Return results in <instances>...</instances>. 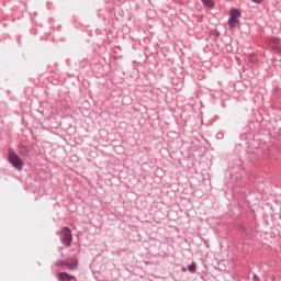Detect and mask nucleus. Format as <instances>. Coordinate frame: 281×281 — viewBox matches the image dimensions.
<instances>
[{
    "instance_id": "obj_5",
    "label": "nucleus",
    "mask_w": 281,
    "mask_h": 281,
    "mask_svg": "<svg viewBox=\"0 0 281 281\" xmlns=\"http://www.w3.org/2000/svg\"><path fill=\"white\" fill-rule=\"evenodd\" d=\"M57 279L59 281H72L76 280V277L68 274L67 272H59V274H57Z\"/></svg>"
},
{
    "instance_id": "obj_12",
    "label": "nucleus",
    "mask_w": 281,
    "mask_h": 281,
    "mask_svg": "<svg viewBox=\"0 0 281 281\" xmlns=\"http://www.w3.org/2000/svg\"><path fill=\"white\" fill-rule=\"evenodd\" d=\"M280 30H281V24H280Z\"/></svg>"
},
{
    "instance_id": "obj_11",
    "label": "nucleus",
    "mask_w": 281,
    "mask_h": 281,
    "mask_svg": "<svg viewBox=\"0 0 281 281\" xmlns=\"http://www.w3.org/2000/svg\"><path fill=\"white\" fill-rule=\"evenodd\" d=\"M254 281H259V277L257 274L254 276Z\"/></svg>"
},
{
    "instance_id": "obj_3",
    "label": "nucleus",
    "mask_w": 281,
    "mask_h": 281,
    "mask_svg": "<svg viewBox=\"0 0 281 281\" xmlns=\"http://www.w3.org/2000/svg\"><path fill=\"white\" fill-rule=\"evenodd\" d=\"M60 241H63L67 247H70V244L72 243V235L68 227H63L60 231Z\"/></svg>"
},
{
    "instance_id": "obj_8",
    "label": "nucleus",
    "mask_w": 281,
    "mask_h": 281,
    "mask_svg": "<svg viewBox=\"0 0 281 281\" xmlns=\"http://www.w3.org/2000/svg\"><path fill=\"white\" fill-rule=\"evenodd\" d=\"M202 2L204 4V7H206V8H210V9L214 8L213 0H202Z\"/></svg>"
},
{
    "instance_id": "obj_2",
    "label": "nucleus",
    "mask_w": 281,
    "mask_h": 281,
    "mask_svg": "<svg viewBox=\"0 0 281 281\" xmlns=\"http://www.w3.org/2000/svg\"><path fill=\"white\" fill-rule=\"evenodd\" d=\"M241 16V12L238 10H232L229 12V20H228V26L229 29H235L239 24V18Z\"/></svg>"
},
{
    "instance_id": "obj_6",
    "label": "nucleus",
    "mask_w": 281,
    "mask_h": 281,
    "mask_svg": "<svg viewBox=\"0 0 281 281\" xmlns=\"http://www.w3.org/2000/svg\"><path fill=\"white\" fill-rule=\"evenodd\" d=\"M267 42H268L269 46L270 45H281V38H279V37H269L267 40Z\"/></svg>"
},
{
    "instance_id": "obj_10",
    "label": "nucleus",
    "mask_w": 281,
    "mask_h": 281,
    "mask_svg": "<svg viewBox=\"0 0 281 281\" xmlns=\"http://www.w3.org/2000/svg\"><path fill=\"white\" fill-rule=\"evenodd\" d=\"M262 0H252L254 3L260 4Z\"/></svg>"
},
{
    "instance_id": "obj_7",
    "label": "nucleus",
    "mask_w": 281,
    "mask_h": 281,
    "mask_svg": "<svg viewBox=\"0 0 281 281\" xmlns=\"http://www.w3.org/2000/svg\"><path fill=\"white\" fill-rule=\"evenodd\" d=\"M269 47H271L272 52H274L276 54H281V45L280 44L269 45Z\"/></svg>"
},
{
    "instance_id": "obj_9",
    "label": "nucleus",
    "mask_w": 281,
    "mask_h": 281,
    "mask_svg": "<svg viewBox=\"0 0 281 281\" xmlns=\"http://www.w3.org/2000/svg\"><path fill=\"white\" fill-rule=\"evenodd\" d=\"M189 271L192 272V273H195V270H196V265L194 262H192V265H190L188 267Z\"/></svg>"
},
{
    "instance_id": "obj_1",
    "label": "nucleus",
    "mask_w": 281,
    "mask_h": 281,
    "mask_svg": "<svg viewBox=\"0 0 281 281\" xmlns=\"http://www.w3.org/2000/svg\"><path fill=\"white\" fill-rule=\"evenodd\" d=\"M9 161L18 171H22L23 160L12 149H9Z\"/></svg>"
},
{
    "instance_id": "obj_4",
    "label": "nucleus",
    "mask_w": 281,
    "mask_h": 281,
    "mask_svg": "<svg viewBox=\"0 0 281 281\" xmlns=\"http://www.w3.org/2000/svg\"><path fill=\"white\" fill-rule=\"evenodd\" d=\"M57 267H67L68 270H76L78 268L77 259L57 261Z\"/></svg>"
}]
</instances>
